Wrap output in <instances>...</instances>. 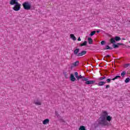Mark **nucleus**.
<instances>
[{
	"label": "nucleus",
	"mask_w": 130,
	"mask_h": 130,
	"mask_svg": "<svg viewBox=\"0 0 130 130\" xmlns=\"http://www.w3.org/2000/svg\"><path fill=\"white\" fill-rule=\"evenodd\" d=\"M130 79L129 78H127L125 80V83H127L129 82Z\"/></svg>",
	"instance_id": "26"
},
{
	"label": "nucleus",
	"mask_w": 130,
	"mask_h": 130,
	"mask_svg": "<svg viewBox=\"0 0 130 130\" xmlns=\"http://www.w3.org/2000/svg\"><path fill=\"white\" fill-rule=\"evenodd\" d=\"M75 76L76 78H77V77L79 76V75H78V72H75Z\"/></svg>",
	"instance_id": "31"
},
{
	"label": "nucleus",
	"mask_w": 130,
	"mask_h": 130,
	"mask_svg": "<svg viewBox=\"0 0 130 130\" xmlns=\"http://www.w3.org/2000/svg\"><path fill=\"white\" fill-rule=\"evenodd\" d=\"M43 123L44 124H47V123H49V120L48 119H46L43 121Z\"/></svg>",
	"instance_id": "12"
},
{
	"label": "nucleus",
	"mask_w": 130,
	"mask_h": 130,
	"mask_svg": "<svg viewBox=\"0 0 130 130\" xmlns=\"http://www.w3.org/2000/svg\"><path fill=\"white\" fill-rule=\"evenodd\" d=\"M82 81H85L87 82L88 81V78H85V77H84V78H82Z\"/></svg>",
	"instance_id": "28"
},
{
	"label": "nucleus",
	"mask_w": 130,
	"mask_h": 130,
	"mask_svg": "<svg viewBox=\"0 0 130 130\" xmlns=\"http://www.w3.org/2000/svg\"><path fill=\"white\" fill-rule=\"evenodd\" d=\"M108 115V113H107V112L105 111H103V115H102L101 116H104L105 117V118L106 119V117H107Z\"/></svg>",
	"instance_id": "10"
},
{
	"label": "nucleus",
	"mask_w": 130,
	"mask_h": 130,
	"mask_svg": "<svg viewBox=\"0 0 130 130\" xmlns=\"http://www.w3.org/2000/svg\"><path fill=\"white\" fill-rule=\"evenodd\" d=\"M110 42L112 44H114V43H115V39H114V38L111 39Z\"/></svg>",
	"instance_id": "19"
},
{
	"label": "nucleus",
	"mask_w": 130,
	"mask_h": 130,
	"mask_svg": "<svg viewBox=\"0 0 130 130\" xmlns=\"http://www.w3.org/2000/svg\"><path fill=\"white\" fill-rule=\"evenodd\" d=\"M118 45H123V44L117 43V45L114 44L112 46L113 48H118L119 47Z\"/></svg>",
	"instance_id": "9"
},
{
	"label": "nucleus",
	"mask_w": 130,
	"mask_h": 130,
	"mask_svg": "<svg viewBox=\"0 0 130 130\" xmlns=\"http://www.w3.org/2000/svg\"><path fill=\"white\" fill-rule=\"evenodd\" d=\"M104 50H107L108 49L112 50L113 48L109 47V46L107 45L105 48H103Z\"/></svg>",
	"instance_id": "11"
},
{
	"label": "nucleus",
	"mask_w": 130,
	"mask_h": 130,
	"mask_svg": "<svg viewBox=\"0 0 130 130\" xmlns=\"http://www.w3.org/2000/svg\"><path fill=\"white\" fill-rule=\"evenodd\" d=\"M96 121L98 125H101V126L108 125V122L106 120V118L104 116H101Z\"/></svg>",
	"instance_id": "2"
},
{
	"label": "nucleus",
	"mask_w": 130,
	"mask_h": 130,
	"mask_svg": "<svg viewBox=\"0 0 130 130\" xmlns=\"http://www.w3.org/2000/svg\"><path fill=\"white\" fill-rule=\"evenodd\" d=\"M96 33V31H92L90 34V36H93V35H95Z\"/></svg>",
	"instance_id": "25"
},
{
	"label": "nucleus",
	"mask_w": 130,
	"mask_h": 130,
	"mask_svg": "<svg viewBox=\"0 0 130 130\" xmlns=\"http://www.w3.org/2000/svg\"><path fill=\"white\" fill-rule=\"evenodd\" d=\"M78 41H81V38H79L78 39Z\"/></svg>",
	"instance_id": "33"
},
{
	"label": "nucleus",
	"mask_w": 130,
	"mask_h": 130,
	"mask_svg": "<svg viewBox=\"0 0 130 130\" xmlns=\"http://www.w3.org/2000/svg\"><path fill=\"white\" fill-rule=\"evenodd\" d=\"M94 83H95L94 80H90V81L87 80V81H85V84L86 85H90V84H94Z\"/></svg>",
	"instance_id": "5"
},
{
	"label": "nucleus",
	"mask_w": 130,
	"mask_h": 130,
	"mask_svg": "<svg viewBox=\"0 0 130 130\" xmlns=\"http://www.w3.org/2000/svg\"><path fill=\"white\" fill-rule=\"evenodd\" d=\"M130 64L129 63H127L124 66V68H128L129 67Z\"/></svg>",
	"instance_id": "29"
},
{
	"label": "nucleus",
	"mask_w": 130,
	"mask_h": 130,
	"mask_svg": "<svg viewBox=\"0 0 130 130\" xmlns=\"http://www.w3.org/2000/svg\"><path fill=\"white\" fill-rule=\"evenodd\" d=\"M87 41H84L83 43L80 44V46H85L86 45H87Z\"/></svg>",
	"instance_id": "22"
},
{
	"label": "nucleus",
	"mask_w": 130,
	"mask_h": 130,
	"mask_svg": "<svg viewBox=\"0 0 130 130\" xmlns=\"http://www.w3.org/2000/svg\"><path fill=\"white\" fill-rule=\"evenodd\" d=\"M10 4L11 5V6H14V5H15L13 9L14 11H15L16 12H18V11H20L21 9V4L18 3L17 0H11Z\"/></svg>",
	"instance_id": "1"
},
{
	"label": "nucleus",
	"mask_w": 130,
	"mask_h": 130,
	"mask_svg": "<svg viewBox=\"0 0 130 130\" xmlns=\"http://www.w3.org/2000/svg\"><path fill=\"white\" fill-rule=\"evenodd\" d=\"M70 80L72 82H75L76 81V78H75L74 74H71Z\"/></svg>",
	"instance_id": "8"
},
{
	"label": "nucleus",
	"mask_w": 130,
	"mask_h": 130,
	"mask_svg": "<svg viewBox=\"0 0 130 130\" xmlns=\"http://www.w3.org/2000/svg\"><path fill=\"white\" fill-rule=\"evenodd\" d=\"M34 103L36 105H41V103L39 101H35Z\"/></svg>",
	"instance_id": "18"
},
{
	"label": "nucleus",
	"mask_w": 130,
	"mask_h": 130,
	"mask_svg": "<svg viewBox=\"0 0 130 130\" xmlns=\"http://www.w3.org/2000/svg\"><path fill=\"white\" fill-rule=\"evenodd\" d=\"M70 37L71 38H72V39H73V40H74V41L77 40V38H76V37H75V35H74V34H71Z\"/></svg>",
	"instance_id": "13"
},
{
	"label": "nucleus",
	"mask_w": 130,
	"mask_h": 130,
	"mask_svg": "<svg viewBox=\"0 0 130 130\" xmlns=\"http://www.w3.org/2000/svg\"><path fill=\"white\" fill-rule=\"evenodd\" d=\"M115 41H119V40H121V39L119 37H115Z\"/></svg>",
	"instance_id": "21"
},
{
	"label": "nucleus",
	"mask_w": 130,
	"mask_h": 130,
	"mask_svg": "<svg viewBox=\"0 0 130 130\" xmlns=\"http://www.w3.org/2000/svg\"><path fill=\"white\" fill-rule=\"evenodd\" d=\"M79 63H80V62L79 61H76V62H75L73 63V66L74 67H77V66H79Z\"/></svg>",
	"instance_id": "15"
},
{
	"label": "nucleus",
	"mask_w": 130,
	"mask_h": 130,
	"mask_svg": "<svg viewBox=\"0 0 130 130\" xmlns=\"http://www.w3.org/2000/svg\"><path fill=\"white\" fill-rule=\"evenodd\" d=\"M86 53H87V51H82L78 53V55L79 56H83V55H85Z\"/></svg>",
	"instance_id": "6"
},
{
	"label": "nucleus",
	"mask_w": 130,
	"mask_h": 130,
	"mask_svg": "<svg viewBox=\"0 0 130 130\" xmlns=\"http://www.w3.org/2000/svg\"><path fill=\"white\" fill-rule=\"evenodd\" d=\"M112 119V117H111L110 116H108L106 118V120H108V121H110Z\"/></svg>",
	"instance_id": "14"
},
{
	"label": "nucleus",
	"mask_w": 130,
	"mask_h": 130,
	"mask_svg": "<svg viewBox=\"0 0 130 130\" xmlns=\"http://www.w3.org/2000/svg\"><path fill=\"white\" fill-rule=\"evenodd\" d=\"M22 6L24 10H26L27 11H28L29 10H31V5H30V4L28 3V2H24L22 4Z\"/></svg>",
	"instance_id": "3"
},
{
	"label": "nucleus",
	"mask_w": 130,
	"mask_h": 130,
	"mask_svg": "<svg viewBox=\"0 0 130 130\" xmlns=\"http://www.w3.org/2000/svg\"><path fill=\"white\" fill-rule=\"evenodd\" d=\"M106 57H110V55H107L106 56Z\"/></svg>",
	"instance_id": "34"
},
{
	"label": "nucleus",
	"mask_w": 130,
	"mask_h": 130,
	"mask_svg": "<svg viewBox=\"0 0 130 130\" xmlns=\"http://www.w3.org/2000/svg\"><path fill=\"white\" fill-rule=\"evenodd\" d=\"M88 40L89 44H92V43H93V39H92L91 38H88Z\"/></svg>",
	"instance_id": "17"
},
{
	"label": "nucleus",
	"mask_w": 130,
	"mask_h": 130,
	"mask_svg": "<svg viewBox=\"0 0 130 130\" xmlns=\"http://www.w3.org/2000/svg\"><path fill=\"white\" fill-rule=\"evenodd\" d=\"M84 78V76H82V75H80L79 76H78L76 79H77L78 80H79L80 79H83Z\"/></svg>",
	"instance_id": "24"
},
{
	"label": "nucleus",
	"mask_w": 130,
	"mask_h": 130,
	"mask_svg": "<svg viewBox=\"0 0 130 130\" xmlns=\"http://www.w3.org/2000/svg\"><path fill=\"white\" fill-rule=\"evenodd\" d=\"M79 52H80V49H76L74 51V54L76 56H79Z\"/></svg>",
	"instance_id": "4"
},
{
	"label": "nucleus",
	"mask_w": 130,
	"mask_h": 130,
	"mask_svg": "<svg viewBox=\"0 0 130 130\" xmlns=\"http://www.w3.org/2000/svg\"><path fill=\"white\" fill-rule=\"evenodd\" d=\"M99 32H100V31H99V30L96 31V33H99Z\"/></svg>",
	"instance_id": "35"
},
{
	"label": "nucleus",
	"mask_w": 130,
	"mask_h": 130,
	"mask_svg": "<svg viewBox=\"0 0 130 130\" xmlns=\"http://www.w3.org/2000/svg\"><path fill=\"white\" fill-rule=\"evenodd\" d=\"M106 79V77L104 76V77H100V78H99L98 79V80H99V81H102V80H104V79Z\"/></svg>",
	"instance_id": "23"
},
{
	"label": "nucleus",
	"mask_w": 130,
	"mask_h": 130,
	"mask_svg": "<svg viewBox=\"0 0 130 130\" xmlns=\"http://www.w3.org/2000/svg\"><path fill=\"white\" fill-rule=\"evenodd\" d=\"M126 75V72L125 71H123L121 73V76L122 77V78H124V76Z\"/></svg>",
	"instance_id": "16"
},
{
	"label": "nucleus",
	"mask_w": 130,
	"mask_h": 130,
	"mask_svg": "<svg viewBox=\"0 0 130 130\" xmlns=\"http://www.w3.org/2000/svg\"><path fill=\"white\" fill-rule=\"evenodd\" d=\"M106 82L107 83H110V82H111V79H107Z\"/></svg>",
	"instance_id": "27"
},
{
	"label": "nucleus",
	"mask_w": 130,
	"mask_h": 130,
	"mask_svg": "<svg viewBox=\"0 0 130 130\" xmlns=\"http://www.w3.org/2000/svg\"><path fill=\"white\" fill-rule=\"evenodd\" d=\"M108 88H110V85H107L106 86V89H108Z\"/></svg>",
	"instance_id": "32"
},
{
	"label": "nucleus",
	"mask_w": 130,
	"mask_h": 130,
	"mask_svg": "<svg viewBox=\"0 0 130 130\" xmlns=\"http://www.w3.org/2000/svg\"><path fill=\"white\" fill-rule=\"evenodd\" d=\"M105 84H106V82H104V81H100L98 85V86H99L100 87H101L102 86H104V85H105Z\"/></svg>",
	"instance_id": "7"
},
{
	"label": "nucleus",
	"mask_w": 130,
	"mask_h": 130,
	"mask_svg": "<svg viewBox=\"0 0 130 130\" xmlns=\"http://www.w3.org/2000/svg\"><path fill=\"white\" fill-rule=\"evenodd\" d=\"M102 45H104L105 44V41H102L101 42Z\"/></svg>",
	"instance_id": "30"
},
{
	"label": "nucleus",
	"mask_w": 130,
	"mask_h": 130,
	"mask_svg": "<svg viewBox=\"0 0 130 130\" xmlns=\"http://www.w3.org/2000/svg\"><path fill=\"white\" fill-rule=\"evenodd\" d=\"M121 77L120 76H116L115 78H113L112 80V81H115V80H116L117 79H120Z\"/></svg>",
	"instance_id": "20"
}]
</instances>
